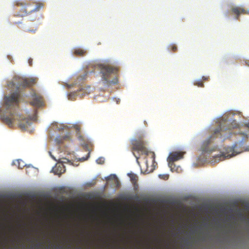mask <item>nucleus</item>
<instances>
[{"label":"nucleus","instance_id":"obj_1","mask_svg":"<svg viewBox=\"0 0 249 249\" xmlns=\"http://www.w3.org/2000/svg\"><path fill=\"white\" fill-rule=\"evenodd\" d=\"M20 93L18 91L13 92L10 96L4 97V102L6 108L10 110L5 114L1 116L2 121L8 125L13 126V124L16 121L19 122V127L22 130H25L30 126L32 122L30 118H23L21 116L16 113L14 108L18 107L19 103Z\"/></svg>","mask_w":249,"mask_h":249},{"label":"nucleus","instance_id":"obj_2","mask_svg":"<svg viewBox=\"0 0 249 249\" xmlns=\"http://www.w3.org/2000/svg\"><path fill=\"white\" fill-rule=\"evenodd\" d=\"M143 135L140 134L137 135L136 138L131 140V143L132 145L131 151L137 160L139 158V156L136 155L134 153V151H137L139 154L141 153V154L150 156L153 164L154 165L155 163L157 164L155 162V153L153 152L148 151L147 150L145 147V142L143 140ZM139 156H140V154H139Z\"/></svg>","mask_w":249,"mask_h":249},{"label":"nucleus","instance_id":"obj_3","mask_svg":"<svg viewBox=\"0 0 249 249\" xmlns=\"http://www.w3.org/2000/svg\"><path fill=\"white\" fill-rule=\"evenodd\" d=\"M99 69L102 80L106 84H116L118 82L116 74L119 71L118 68L107 64H100Z\"/></svg>","mask_w":249,"mask_h":249},{"label":"nucleus","instance_id":"obj_4","mask_svg":"<svg viewBox=\"0 0 249 249\" xmlns=\"http://www.w3.org/2000/svg\"><path fill=\"white\" fill-rule=\"evenodd\" d=\"M238 124L236 123L235 121H233L227 127H225L220 124L219 126L214 130L213 135L203 142L201 147V151L203 153H210L215 151L214 148L211 149L209 147V145L212 142V139L215 138V135L218 134H221V132L222 131L236 128L238 127Z\"/></svg>","mask_w":249,"mask_h":249},{"label":"nucleus","instance_id":"obj_5","mask_svg":"<svg viewBox=\"0 0 249 249\" xmlns=\"http://www.w3.org/2000/svg\"><path fill=\"white\" fill-rule=\"evenodd\" d=\"M14 4L16 6L20 7V12L16 16L20 17L25 16L33 11H37L43 6L42 3H39L36 8H31V4L26 0H17L14 2Z\"/></svg>","mask_w":249,"mask_h":249},{"label":"nucleus","instance_id":"obj_6","mask_svg":"<svg viewBox=\"0 0 249 249\" xmlns=\"http://www.w3.org/2000/svg\"><path fill=\"white\" fill-rule=\"evenodd\" d=\"M37 82V79L36 78H20L15 77L13 81H10L8 84V87L12 88L16 84H17L18 89L20 87L29 88L35 85Z\"/></svg>","mask_w":249,"mask_h":249},{"label":"nucleus","instance_id":"obj_7","mask_svg":"<svg viewBox=\"0 0 249 249\" xmlns=\"http://www.w3.org/2000/svg\"><path fill=\"white\" fill-rule=\"evenodd\" d=\"M236 147V144H234L232 147L225 148L224 151L221 152L220 154L214 156L215 160L217 159L219 161L227 159H229L240 153V152H236L235 151Z\"/></svg>","mask_w":249,"mask_h":249},{"label":"nucleus","instance_id":"obj_8","mask_svg":"<svg viewBox=\"0 0 249 249\" xmlns=\"http://www.w3.org/2000/svg\"><path fill=\"white\" fill-rule=\"evenodd\" d=\"M90 87H81L77 91L71 92L69 94V99L71 100L75 99L76 96H79L82 98L86 95H88L90 92Z\"/></svg>","mask_w":249,"mask_h":249},{"label":"nucleus","instance_id":"obj_9","mask_svg":"<svg viewBox=\"0 0 249 249\" xmlns=\"http://www.w3.org/2000/svg\"><path fill=\"white\" fill-rule=\"evenodd\" d=\"M184 153L181 152H174L170 154L167 160L168 161L169 166L170 167L172 171L173 170V167L175 166L174 162L182 159Z\"/></svg>","mask_w":249,"mask_h":249},{"label":"nucleus","instance_id":"obj_10","mask_svg":"<svg viewBox=\"0 0 249 249\" xmlns=\"http://www.w3.org/2000/svg\"><path fill=\"white\" fill-rule=\"evenodd\" d=\"M30 104L34 107H39L43 105V98L39 93L33 91L31 95Z\"/></svg>","mask_w":249,"mask_h":249},{"label":"nucleus","instance_id":"obj_11","mask_svg":"<svg viewBox=\"0 0 249 249\" xmlns=\"http://www.w3.org/2000/svg\"><path fill=\"white\" fill-rule=\"evenodd\" d=\"M233 14L236 15V19H239V16L241 14H248L249 12L245 10L243 8L240 7H233L231 9Z\"/></svg>","mask_w":249,"mask_h":249},{"label":"nucleus","instance_id":"obj_12","mask_svg":"<svg viewBox=\"0 0 249 249\" xmlns=\"http://www.w3.org/2000/svg\"><path fill=\"white\" fill-rule=\"evenodd\" d=\"M88 73V72L85 71L83 75H80L77 77L76 81L74 82V83H73V84H72L71 85L67 84V87L69 88H71V87H73L74 85L80 84V83L81 82V81L85 80L86 78Z\"/></svg>","mask_w":249,"mask_h":249},{"label":"nucleus","instance_id":"obj_13","mask_svg":"<svg viewBox=\"0 0 249 249\" xmlns=\"http://www.w3.org/2000/svg\"><path fill=\"white\" fill-rule=\"evenodd\" d=\"M65 167L62 163H59L56 165L55 168L53 169L54 173L55 175H59V176L65 172Z\"/></svg>","mask_w":249,"mask_h":249},{"label":"nucleus","instance_id":"obj_14","mask_svg":"<svg viewBox=\"0 0 249 249\" xmlns=\"http://www.w3.org/2000/svg\"><path fill=\"white\" fill-rule=\"evenodd\" d=\"M67 128V126L63 124H59L57 123L52 124V129L54 131H61Z\"/></svg>","mask_w":249,"mask_h":249},{"label":"nucleus","instance_id":"obj_15","mask_svg":"<svg viewBox=\"0 0 249 249\" xmlns=\"http://www.w3.org/2000/svg\"><path fill=\"white\" fill-rule=\"evenodd\" d=\"M73 54L75 55L83 56L87 54V51L80 48H77L74 49Z\"/></svg>","mask_w":249,"mask_h":249},{"label":"nucleus","instance_id":"obj_16","mask_svg":"<svg viewBox=\"0 0 249 249\" xmlns=\"http://www.w3.org/2000/svg\"><path fill=\"white\" fill-rule=\"evenodd\" d=\"M69 139H70V134L68 133V134H67L65 136H63V137H61V136L57 137L55 138V141L58 143H61L63 142V141L68 140Z\"/></svg>","mask_w":249,"mask_h":249},{"label":"nucleus","instance_id":"obj_17","mask_svg":"<svg viewBox=\"0 0 249 249\" xmlns=\"http://www.w3.org/2000/svg\"><path fill=\"white\" fill-rule=\"evenodd\" d=\"M128 176L130 178V180L133 184H135L137 183L138 181V177L136 175L130 173L128 174Z\"/></svg>","mask_w":249,"mask_h":249},{"label":"nucleus","instance_id":"obj_18","mask_svg":"<svg viewBox=\"0 0 249 249\" xmlns=\"http://www.w3.org/2000/svg\"><path fill=\"white\" fill-rule=\"evenodd\" d=\"M15 164H18L19 168H22V167L24 166V165L23 164V161L22 160H16V161H15Z\"/></svg>","mask_w":249,"mask_h":249},{"label":"nucleus","instance_id":"obj_19","mask_svg":"<svg viewBox=\"0 0 249 249\" xmlns=\"http://www.w3.org/2000/svg\"><path fill=\"white\" fill-rule=\"evenodd\" d=\"M169 49L173 52H176L178 49L175 44H171L169 46Z\"/></svg>","mask_w":249,"mask_h":249},{"label":"nucleus","instance_id":"obj_20","mask_svg":"<svg viewBox=\"0 0 249 249\" xmlns=\"http://www.w3.org/2000/svg\"><path fill=\"white\" fill-rule=\"evenodd\" d=\"M96 162L98 164H103L104 163V159L103 158H99L96 160Z\"/></svg>","mask_w":249,"mask_h":249},{"label":"nucleus","instance_id":"obj_21","mask_svg":"<svg viewBox=\"0 0 249 249\" xmlns=\"http://www.w3.org/2000/svg\"><path fill=\"white\" fill-rule=\"evenodd\" d=\"M159 177L160 178H162L165 180H166L168 178V175H159Z\"/></svg>","mask_w":249,"mask_h":249},{"label":"nucleus","instance_id":"obj_22","mask_svg":"<svg viewBox=\"0 0 249 249\" xmlns=\"http://www.w3.org/2000/svg\"><path fill=\"white\" fill-rule=\"evenodd\" d=\"M195 85L197 86L198 87H203V84L202 81H199L196 82Z\"/></svg>","mask_w":249,"mask_h":249},{"label":"nucleus","instance_id":"obj_23","mask_svg":"<svg viewBox=\"0 0 249 249\" xmlns=\"http://www.w3.org/2000/svg\"><path fill=\"white\" fill-rule=\"evenodd\" d=\"M36 29H37V27H36L35 28V29H27L26 30V31L29 32H31V33H35V32L36 30Z\"/></svg>","mask_w":249,"mask_h":249},{"label":"nucleus","instance_id":"obj_24","mask_svg":"<svg viewBox=\"0 0 249 249\" xmlns=\"http://www.w3.org/2000/svg\"><path fill=\"white\" fill-rule=\"evenodd\" d=\"M74 128H75L76 131L77 133H79L80 131V127L77 125H75L74 126Z\"/></svg>","mask_w":249,"mask_h":249},{"label":"nucleus","instance_id":"obj_25","mask_svg":"<svg viewBox=\"0 0 249 249\" xmlns=\"http://www.w3.org/2000/svg\"><path fill=\"white\" fill-rule=\"evenodd\" d=\"M89 153H88V156L86 158H84V157H83V158H82L80 159V160H82V161H85V160H87L88 159V158L89 157Z\"/></svg>","mask_w":249,"mask_h":249},{"label":"nucleus","instance_id":"obj_26","mask_svg":"<svg viewBox=\"0 0 249 249\" xmlns=\"http://www.w3.org/2000/svg\"><path fill=\"white\" fill-rule=\"evenodd\" d=\"M32 62H33V59L32 58H29L28 60V63H29L30 66H31L32 65Z\"/></svg>","mask_w":249,"mask_h":249},{"label":"nucleus","instance_id":"obj_27","mask_svg":"<svg viewBox=\"0 0 249 249\" xmlns=\"http://www.w3.org/2000/svg\"><path fill=\"white\" fill-rule=\"evenodd\" d=\"M245 62L247 65L249 67V60H246Z\"/></svg>","mask_w":249,"mask_h":249},{"label":"nucleus","instance_id":"obj_28","mask_svg":"<svg viewBox=\"0 0 249 249\" xmlns=\"http://www.w3.org/2000/svg\"><path fill=\"white\" fill-rule=\"evenodd\" d=\"M120 102V100L119 99H118L117 100H116V102L117 104H119Z\"/></svg>","mask_w":249,"mask_h":249},{"label":"nucleus","instance_id":"obj_29","mask_svg":"<svg viewBox=\"0 0 249 249\" xmlns=\"http://www.w3.org/2000/svg\"><path fill=\"white\" fill-rule=\"evenodd\" d=\"M146 165H147H147H148V161H147V160H146Z\"/></svg>","mask_w":249,"mask_h":249},{"label":"nucleus","instance_id":"obj_30","mask_svg":"<svg viewBox=\"0 0 249 249\" xmlns=\"http://www.w3.org/2000/svg\"><path fill=\"white\" fill-rule=\"evenodd\" d=\"M203 78L204 79H205V80H206V79H207V78H204V77H203Z\"/></svg>","mask_w":249,"mask_h":249},{"label":"nucleus","instance_id":"obj_31","mask_svg":"<svg viewBox=\"0 0 249 249\" xmlns=\"http://www.w3.org/2000/svg\"><path fill=\"white\" fill-rule=\"evenodd\" d=\"M113 177L114 178H116V176L115 175H113Z\"/></svg>","mask_w":249,"mask_h":249},{"label":"nucleus","instance_id":"obj_32","mask_svg":"<svg viewBox=\"0 0 249 249\" xmlns=\"http://www.w3.org/2000/svg\"><path fill=\"white\" fill-rule=\"evenodd\" d=\"M66 160H68L67 159H64Z\"/></svg>","mask_w":249,"mask_h":249}]
</instances>
